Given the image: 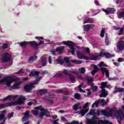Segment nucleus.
Here are the masks:
<instances>
[{"label": "nucleus", "instance_id": "nucleus-1", "mask_svg": "<svg viewBox=\"0 0 124 124\" xmlns=\"http://www.w3.org/2000/svg\"><path fill=\"white\" fill-rule=\"evenodd\" d=\"M25 100H27V98L24 96L20 95L17 101L8 102L4 104H0V109L10 106H16L17 105H21V104H25Z\"/></svg>", "mask_w": 124, "mask_h": 124}, {"label": "nucleus", "instance_id": "nucleus-2", "mask_svg": "<svg viewBox=\"0 0 124 124\" xmlns=\"http://www.w3.org/2000/svg\"><path fill=\"white\" fill-rule=\"evenodd\" d=\"M87 124H113L108 120H95L88 119L86 120Z\"/></svg>", "mask_w": 124, "mask_h": 124}, {"label": "nucleus", "instance_id": "nucleus-3", "mask_svg": "<svg viewBox=\"0 0 124 124\" xmlns=\"http://www.w3.org/2000/svg\"><path fill=\"white\" fill-rule=\"evenodd\" d=\"M16 81H17L16 78L10 76L6 77L1 80H0V84L5 82L6 85H7L8 87H10V86H11V83H12V82H16Z\"/></svg>", "mask_w": 124, "mask_h": 124}, {"label": "nucleus", "instance_id": "nucleus-4", "mask_svg": "<svg viewBox=\"0 0 124 124\" xmlns=\"http://www.w3.org/2000/svg\"><path fill=\"white\" fill-rule=\"evenodd\" d=\"M20 46L22 48H26L28 45H29L30 46H31V47H32L33 49V47H35L36 46V43H35V41H29V42H27V41H23V42H21L19 43Z\"/></svg>", "mask_w": 124, "mask_h": 124}, {"label": "nucleus", "instance_id": "nucleus-5", "mask_svg": "<svg viewBox=\"0 0 124 124\" xmlns=\"http://www.w3.org/2000/svg\"><path fill=\"white\" fill-rule=\"evenodd\" d=\"M12 57L8 52L4 53L2 54V62H8L11 61Z\"/></svg>", "mask_w": 124, "mask_h": 124}, {"label": "nucleus", "instance_id": "nucleus-6", "mask_svg": "<svg viewBox=\"0 0 124 124\" xmlns=\"http://www.w3.org/2000/svg\"><path fill=\"white\" fill-rule=\"evenodd\" d=\"M35 39H37V40H39L40 42L37 44V43L35 41L36 43V46H33L34 50H37L38 49V46L39 45H41L42 44H44V42L42 40L44 39V38L43 37H36Z\"/></svg>", "mask_w": 124, "mask_h": 124}, {"label": "nucleus", "instance_id": "nucleus-7", "mask_svg": "<svg viewBox=\"0 0 124 124\" xmlns=\"http://www.w3.org/2000/svg\"><path fill=\"white\" fill-rule=\"evenodd\" d=\"M33 88H35V87L33 86L32 84L30 83L24 86V90L26 93H31V92L32 91Z\"/></svg>", "mask_w": 124, "mask_h": 124}, {"label": "nucleus", "instance_id": "nucleus-8", "mask_svg": "<svg viewBox=\"0 0 124 124\" xmlns=\"http://www.w3.org/2000/svg\"><path fill=\"white\" fill-rule=\"evenodd\" d=\"M23 115L25 116L22 117V122L24 123V122H27V121L29 120L30 118H31V115H30V111L27 110L25 113H22Z\"/></svg>", "mask_w": 124, "mask_h": 124}, {"label": "nucleus", "instance_id": "nucleus-9", "mask_svg": "<svg viewBox=\"0 0 124 124\" xmlns=\"http://www.w3.org/2000/svg\"><path fill=\"white\" fill-rule=\"evenodd\" d=\"M117 47L118 48V49L120 51H124V41H123V40H120L117 43Z\"/></svg>", "mask_w": 124, "mask_h": 124}, {"label": "nucleus", "instance_id": "nucleus-10", "mask_svg": "<svg viewBox=\"0 0 124 124\" xmlns=\"http://www.w3.org/2000/svg\"><path fill=\"white\" fill-rule=\"evenodd\" d=\"M77 55L78 59H80L81 60L83 59V60H86V61L89 60V57H88V56H85V54H82L79 50L77 51Z\"/></svg>", "mask_w": 124, "mask_h": 124}, {"label": "nucleus", "instance_id": "nucleus-11", "mask_svg": "<svg viewBox=\"0 0 124 124\" xmlns=\"http://www.w3.org/2000/svg\"><path fill=\"white\" fill-rule=\"evenodd\" d=\"M44 116H46V117H50V114L49 113L48 110L45 109L43 111V112L40 113L39 114V117L40 119H42Z\"/></svg>", "mask_w": 124, "mask_h": 124}, {"label": "nucleus", "instance_id": "nucleus-12", "mask_svg": "<svg viewBox=\"0 0 124 124\" xmlns=\"http://www.w3.org/2000/svg\"><path fill=\"white\" fill-rule=\"evenodd\" d=\"M63 62H64V66L65 67H70L71 66V64H70V60H69L68 57H64Z\"/></svg>", "mask_w": 124, "mask_h": 124}, {"label": "nucleus", "instance_id": "nucleus-13", "mask_svg": "<svg viewBox=\"0 0 124 124\" xmlns=\"http://www.w3.org/2000/svg\"><path fill=\"white\" fill-rule=\"evenodd\" d=\"M103 11L105 12L107 15H109V14H113L115 10L114 8L108 7L107 9H103Z\"/></svg>", "mask_w": 124, "mask_h": 124}, {"label": "nucleus", "instance_id": "nucleus-14", "mask_svg": "<svg viewBox=\"0 0 124 124\" xmlns=\"http://www.w3.org/2000/svg\"><path fill=\"white\" fill-rule=\"evenodd\" d=\"M84 80L87 81V85H89L90 86H92L93 85V79L91 78V77H85L84 78Z\"/></svg>", "mask_w": 124, "mask_h": 124}, {"label": "nucleus", "instance_id": "nucleus-15", "mask_svg": "<svg viewBox=\"0 0 124 124\" xmlns=\"http://www.w3.org/2000/svg\"><path fill=\"white\" fill-rule=\"evenodd\" d=\"M105 101V100L104 99H99L97 101H95L92 106V108H93L94 107V106L95 107H97L98 106V104L100 103H102Z\"/></svg>", "mask_w": 124, "mask_h": 124}, {"label": "nucleus", "instance_id": "nucleus-16", "mask_svg": "<svg viewBox=\"0 0 124 124\" xmlns=\"http://www.w3.org/2000/svg\"><path fill=\"white\" fill-rule=\"evenodd\" d=\"M93 27H94V24H87L83 26V29L85 31H89L90 29H92Z\"/></svg>", "mask_w": 124, "mask_h": 124}, {"label": "nucleus", "instance_id": "nucleus-17", "mask_svg": "<svg viewBox=\"0 0 124 124\" xmlns=\"http://www.w3.org/2000/svg\"><path fill=\"white\" fill-rule=\"evenodd\" d=\"M100 69L103 75L105 74L106 73V77L109 78V71L107 70V69L105 67H101Z\"/></svg>", "mask_w": 124, "mask_h": 124}, {"label": "nucleus", "instance_id": "nucleus-18", "mask_svg": "<svg viewBox=\"0 0 124 124\" xmlns=\"http://www.w3.org/2000/svg\"><path fill=\"white\" fill-rule=\"evenodd\" d=\"M18 96L17 95H16L15 96H13L12 95H9L8 96H6V97L4 98L2 100L3 101H6V100H9V99H11L12 97H13L14 100H15L16 99V98Z\"/></svg>", "mask_w": 124, "mask_h": 124}, {"label": "nucleus", "instance_id": "nucleus-19", "mask_svg": "<svg viewBox=\"0 0 124 124\" xmlns=\"http://www.w3.org/2000/svg\"><path fill=\"white\" fill-rule=\"evenodd\" d=\"M41 63H42V66H46L47 65V58L44 57H41Z\"/></svg>", "mask_w": 124, "mask_h": 124}, {"label": "nucleus", "instance_id": "nucleus-20", "mask_svg": "<svg viewBox=\"0 0 124 124\" xmlns=\"http://www.w3.org/2000/svg\"><path fill=\"white\" fill-rule=\"evenodd\" d=\"M35 60H37V56L36 55L32 56L29 58L28 63H32V62H33V61H35Z\"/></svg>", "mask_w": 124, "mask_h": 124}, {"label": "nucleus", "instance_id": "nucleus-21", "mask_svg": "<svg viewBox=\"0 0 124 124\" xmlns=\"http://www.w3.org/2000/svg\"><path fill=\"white\" fill-rule=\"evenodd\" d=\"M108 95V93L105 89H102V93L100 94V97H106Z\"/></svg>", "mask_w": 124, "mask_h": 124}, {"label": "nucleus", "instance_id": "nucleus-22", "mask_svg": "<svg viewBox=\"0 0 124 124\" xmlns=\"http://www.w3.org/2000/svg\"><path fill=\"white\" fill-rule=\"evenodd\" d=\"M37 93L40 95H43V94L47 93V91L46 89H40L37 91Z\"/></svg>", "mask_w": 124, "mask_h": 124}, {"label": "nucleus", "instance_id": "nucleus-23", "mask_svg": "<svg viewBox=\"0 0 124 124\" xmlns=\"http://www.w3.org/2000/svg\"><path fill=\"white\" fill-rule=\"evenodd\" d=\"M39 73H40V72L39 71H31L29 74V76L30 77H34L35 76H38V75H39Z\"/></svg>", "mask_w": 124, "mask_h": 124}, {"label": "nucleus", "instance_id": "nucleus-24", "mask_svg": "<svg viewBox=\"0 0 124 124\" xmlns=\"http://www.w3.org/2000/svg\"><path fill=\"white\" fill-rule=\"evenodd\" d=\"M21 84H22L21 81H19L18 82H16V83H15L13 85V86L11 87V89H10V90H15V89L18 88V87L19 86V85H21Z\"/></svg>", "mask_w": 124, "mask_h": 124}, {"label": "nucleus", "instance_id": "nucleus-25", "mask_svg": "<svg viewBox=\"0 0 124 124\" xmlns=\"http://www.w3.org/2000/svg\"><path fill=\"white\" fill-rule=\"evenodd\" d=\"M69 78L72 83H76V78L75 77V76L73 75H70L69 76Z\"/></svg>", "mask_w": 124, "mask_h": 124}, {"label": "nucleus", "instance_id": "nucleus-26", "mask_svg": "<svg viewBox=\"0 0 124 124\" xmlns=\"http://www.w3.org/2000/svg\"><path fill=\"white\" fill-rule=\"evenodd\" d=\"M64 50V46H62L57 47L56 49V51L59 52L60 54H62V52H63Z\"/></svg>", "mask_w": 124, "mask_h": 124}, {"label": "nucleus", "instance_id": "nucleus-27", "mask_svg": "<svg viewBox=\"0 0 124 124\" xmlns=\"http://www.w3.org/2000/svg\"><path fill=\"white\" fill-rule=\"evenodd\" d=\"M57 93H63L65 94L66 95H69L70 94V93H69V92L68 91H63L61 89L57 90Z\"/></svg>", "mask_w": 124, "mask_h": 124}, {"label": "nucleus", "instance_id": "nucleus-28", "mask_svg": "<svg viewBox=\"0 0 124 124\" xmlns=\"http://www.w3.org/2000/svg\"><path fill=\"white\" fill-rule=\"evenodd\" d=\"M93 61H98L100 60V57L99 56V54L98 55H93L91 56Z\"/></svg>", "mask_w": 124, "mask_h": 124}, {"label": "nucleus", "instance_id": "nucleus-29", "mask_svg": "<svg viewBox=\"0 0 124 124\" xmlns=\"http://www.w3.org/2000/svg\"><path fill=\"white\" fill-rule=\"evenodd\" d=\"M63 44L64 45H67V46H68L69 47H71L72 46L74 45V44L72 41L70 42H66V41H63Z\"/></svg>", "mask_w": 124, "mask_h": 124}, {"label": "nucleus", "instance_id": "nucleus-30", "mask_svg": "<svg viewBox=\"0 0 124 124\" xmlns=\"http://www.w3.org/2000/svg\"><path fill=\"white\" fill-rule=\"evenodd\" d=\"M70 49H71V50H70V52H71V54L73 55V56H75L76 54H75V47H74V45H73L71 47H69Z\"/></svg>", "mask_w": 124, "mask_h": 124}, {"label": "nucleus", "instance_id": "nucleus-31", "mask_svg": "<svg viewBox=\"0 0 124 124\" xmlns=\"http://www.w3.org/2000/svg\"><path fill=\"white\" fill-rule=\"evenodd\" d=\"M117 16L119 19H122V18H124V11L118 13Z\"/></svg>", "mask_w": 124, "mask_h": 124}, {"label": "nucleus", "instance_id": "nucleus-32", "mask_svg": "<svg viewBox=\"0 0 124 124\" xmlns=\"http://www.w3.org/2000/svg\"><path fill=\"white\" fill-rule=\"evenodd\" d=\"M123 92H124V88H117V87H115V91H113V93H123Z\"/></svg>", "mask_w": 124, "mask_h": 124}, {"label": "nucleus", "instance_id": "nucleus-33", "mask_svg": "<svg viewBox=\"0 0 124 124\" xmlns=\"http://www.w3.org/2000/svg\"><path fill=\"white\" fill-rule=\"evenodd\" d=\"M56 62L59 64H63V63H64V61L62 60L61 57H59L56 60Z\"/></svg>", "mask_w": 124, "mask_h": 124}, {"label": "nucleus", "instance_id": "nucleus-34", "mask_svg": "<svg viewBox=\"0 0 124 124\" xmlns=\"http://www.w3.org/2000/svg\"><path fill=\"white\" fill-rule=\"evenodd\" d=\"M91 24L92 23H93V19L92 18H89L87 19L84 20L83 24H87V23Z\"/></svg>", "mask_w": 124, "mask_h": 124}, {"label": "nucleus", "instance_id": "nucleus-35", "mask_svg": "<svg viewBox=\"0 0 124 124\" xmlns=\"http://www.w3.org/2000/svg\"><path fill=\"white\" fill-rule=\"evenodd\" d=\"M74 111H77L79 108H81V106L79 104H76L73 107Z\"/></svg>", "mask_w": 124, "mask_h": 124}, {"label": "nucleus", "instance_id": "nucleus-36", "mask_svg": "<svg viewBox=\"0 0 124 124\" xmlns=\"http://www.w3.org/2000/svg\"><path fill=\"white\" fill-rule=\"evenodd\" d=\"M114 54H110L109 52L106 53V55L105 56L106 59H110V58H113L114 57Z\"/></svg>", "mask_w": 124, "mask_h": 124}, {"label": "nucleus", "instance_id": "nucleus-37", "mask_svg": "<svg viewBox=\"0 0 124 124\" xmlns=\"http://www.w3.org/2000/svg\"><path fill=\"white\" fill-rule=\"evenodd\" d=\"M78 72L80 74H84L86 72V69L84 67H81L78 69Z\"/></svg>", "mask_w": 124, "mask_h": 124}, {"label": "nucleus", "instance_id": "nucleus-38", "mask_svg": "<svg viewBox=\"0 0 124 124\" xmlns=\"http://www.w3.org/2000/svg\"><path fill=\"white\" fill-rule=\"evenodd\" d=\"M88 109H82L79 114H81V116H85V114L88 113Z\"/></svg>", "mask_w": 124, "mask_h": 124}, {"label": "nucleus", "instance_id": "nucleus-39", "mask_svg": "<svg viewBox=\"0 0 124 124\" xmlns=\"http://www.w3.org/2000/svg\"><path fill=\"white\" fill-rule=\"evenodd\" d=\"M65 124H83V122L79 123V121H73L71 123H67Z\"/></svg>", "mask_w": 124, "mask_h": 124}, {"label": "nucleus", "instance_id": "nucleus-40", "mask_svg": "<svg viewBox=\"0 0 124 124\" xmlns=\"http://www.w3.org/2000/svg\"><path fill=\"white\" fill-rule=\"evenodd\" d=\"M105 43L106 45L107 46H108V45H110V41L109 40V38L108 37V36H106V39H105Z\"/></svg>", "mask_w": 124, "mask_h": 124}, {"label": "nucleus", "instance_id": "nucleus-41", "mask_svg": "<svg viewBox=\"0 0 124 124\" xmlns=\"http://www.w3.org/2000/svg\"><path fill=\"white\" fill-rule=\"evenodd\" d=\"M91 89H92L93 92H96L97 91V89H98V87L97 86H93V84H92L90 85Z\"/></svg>", "mask_w": 124, "mask_h": 124}, {"label": "nucleus", "instance_id": "nucleus-42", "mask_svg": "<svg viewBox=\"0 0 124 124\" xmlns=\"http://www.w3.org/2000/svg\"><path fill=\"white\" fill-rule=\"evenodd\" d=\"M35 109H36V110H40L41 112H43L45 109V108L42 107V106L35 107Z\"/></svg>", "mask_w": 124, "mask_h": 124}, {"label": "nucleus", "instance_id": "nucleus-43", "mask_svg": "<svg viewBox=\"0 0 124 124\" xmlns=\"http://www.w3.org/2000/svg\"><path fill=\"white\" fill-rule=\"evenodd\" d=\"M74 96L75 99H78V100H79L80 99V97H81V95H80V94L78 93H75Z\"/></svg>", "mask_w": 124, "mask_h": 124}, {"label": "nucleus", "instance_id": "nucleus-44", "mask_svg": "<svg viewBox=\"0 0 124 124\" xmlns=\"http://www.w3.org/2000/svg\"><path fill=\"white\" fill-rule=\"evenodd\" d=\"M104 34H105V29L103 28L101 31L100 37L102 38L104 37Z\"/></svg>", "mask_w": 124, "mask_h": 124}, {"label": "nucleus", "instance_id": "nucleus-45", "mask_svg": "<svg viewBox=\"0 0 124 124\" xmlns=\"http://www.w3.org/2000/svg\"><path fill=\"white\" fill-rule=\"evenodd\" d=\"M106 54V53L104 52V50L102 49L99 54V57H104V56L105 57Z\"/></svg>", "mask_w": 124, "mask_h": 124}, {"label": "nucleus", "instance_id": "nucleus-46", "mask_svg": "<svg viewBox=\"0 0 124 124\" xmlns=\"http://www.w3.org/2000/svg\"><path fill=\"white\" fill-rule=\"evenodd\" d=\"M106 85H107V82H102L101 83V89L102 90L103 89L106 88Z\"/></svg>", "mask_w": 124, "mask_h": 124}, {"label": "nucleus", "instance_id": "nucleus-47", "mask_svg": "<svg viewBox=\"0 0 124 124\" xmlns=\"http://www.w3.org/2000/svg\"><path fill=\"white\" fill-rule=\"evenodd\" d=\"M73 63H76V64H80L82 63V62L80 61H77V60H71Z\"/></svg>", "mask_w": 124, "mask_h": 124}, {"label": "nucleus", "instance_id": "nucleus-48", "mask_svg": "<svg viewBox=\"0 0 124 124\" xmlns=\"http://www.w3.org/2000/svg\"><path fill=\"white\" fill-rule=\"evenodd\" d=\"M14 115V112H12L8 114V119H11V118H13V115Z\"/></svg>", "mask_w": 124, "mask_h": 124}, {"label": "nucleus", "instance_id": "nucleus-49", "mask_svg": "<svg viewBox=\"0 0 124 124\" xmlns=\"http://www.w3.org/2000/svg\"><path fill=\"white\" fill-rule=\"evenodd\" d=\"M91 66H94L93 70H95L96 71H98V67H97V65L93 64L91 65Z\"/></svg>", "mask_w": 124, "mask_h": 124}, {"label": "nucleus", "instance_id": "nucleus-50", "mask_svg": "<svg viewBox=\"0 0 124 124\" xmlns=\"http://www.w3.org/2000/svg\"><path fill=\"white\" fill-rule=\"evenodd\" d=\"M120 30L118 32V35H123V34L124 33V29L120 28Z\"/></svg>", "mask_w": 124, "mask_h": 124}, {"label": "nucleus", "instance_id": "nucleus-51", "mask_svg": "<svg viewBox=\"0 0 124 124\" xmlns=\"http://www.w3.org/2000/svg\"><path fill=\"white\" fill-rule=\"evenodd\" d=\"M39 83V81H38L37 79H36L34 82L31 83L32 84L33 87H34V85H38V83Z\"/></svg>", "mask_w": 124, "mask_h": 124}, {"label": "nucleus", "instance_id": "nucleus-52", "mask_svg": "<svg viewBox=\"0 0 124 124\" xmlns=\"http://www.w3.org/2000/svg\"><path fill=\"white\" fill-rule=\"evenodd\" d=\"M8 47V45H7V44H3V45L2 46V48L3 50H4V49H7V47Z\"/></svg>", "mask_w": 124, "mask_h": 124}, {"label": "nucleus", "instance_id": "nucleus-53", "mask_svg": "<svg viewBox=\"0 0 124 124\" xmlns=\"http://www.w3.org/2000/svg\"><path fill=\"white\" fill-rule=\"evenodd\" d=\"M101 113H102L104 116L108 115V112L106 110H102Z\"/></svg>", "mask_w": 124, "mask_h": 124}, {"label": "nucleus", "instance_id": "nucleus-54", "mask_svg": "<svg viewBox=\"0 0 124 124\" xmlns=\"http://www.w3.org/2000/svg\"><path fill=\"white\" fill-rule=\"evenodd\" d=\"M63 73H64L65 75H70V73H68V71L66 69L63 70Z\"/></svg>", "mask_w": 124, "mask_h": 124}, {"label": "nucleus", "instance_id": "nucleus-55", "mask_svg": "<svg viewBox=\"0 0 124 124\" xmlns=\"http://www.w3.org/2000/svg\"><path fill=\"white\" fill-rule=\"evenodd\" d=\"M32 114H33V115H35L36 116H38V115L39 114L38 111L33 110L32 111Z\"/></svg>", "mask_w": 124, "mask_h": 124}, {"label": "nucleus", "instance_id": "nucleus-56", "mask_svg": "<svg viewBox=\"0 0 124 124\" xmlns=\"http://www.w3.org/2000/svg\"><path fill=\"white\" fill-rule=\"evenodd\" d=\"M85 50L87 52L88 55H90L91 54V51H90V48H85Z\"/></svg>", "mask_w": 124, "mask_h": 124}, {"label": "nucleus", "instance_id": "nucleus-57", "mask_svg": "<svg viewBox=\"0 0 124 124\" xmlns=\"http://www.w3.org/2000/svg\"><path fill=\"white\" fill-rule=\"evenodd\" d=\"M48 61L49 63H50V64H52V57L51 56H49L48 58Z\"/></svg>", "mask_w": 124, "mask_h": 124}, {"label": "nucleus", "instance_id": "nucleus-58", "mask_svg": "<svg viewBox=\"0 0 124 124\" xmlns=\"http://www.w3.org/2000/svg\"><path fill=\"white\" fill-rule=\"evenodd\" d=\"M4 118H5V115L4 114H2L0 115V120H3Z\"/></svg>", "mask_w": 124, "mask_h": 124}, {"label": "nucleus", "instance_id": "nucleus-59", "mask_svg": "<svg viewBox=\"0 0 124 124\" xmlns=\"http://www.w3.org/2000/svg\"><path fill=\"white\" fill-rule=\"evenodd\" d=\"M94 112V109H91L89 112L90 115H93Z\"/></svg>", "mask_w": 124, "mask_h": 124}, {"label": "nucleus", "instance_id": "nucleus-60", "mask_svg": "<svg viewBox=\"0 0 124 124\" xmlns=\"http://www.w3.org/2000/svg\"><path fill=\"white\" fill-rule=\"evenodd\" d=\"M118 61L119 62H124V59H123V58H120L118 59Z\"/></svg>", "mask_w": 124, "mask_h": 124}, {"label": "nucleus", "instance_id": "nucleus-61", "mask_svg": "<svg viewBox=\"0 0 124 124\" xmlns=\"http://www.w3.org/2000/svg\"><path fill=\"white\" fill-rule=\"evenodd\" d=\"M60 76H62V74H56L54 76V77H60Z\"/></svg>", "mask_w": 124, "mask_h": 124}, {"label": "nucleus", "instance_id": "nucleus-62", "mask_svg": "<svg viewBox=\"0 0 124 124\" xmlns=\"http://www.w3.org/2000/svg\"><path fill=\"white\" fill-rule=\"evenodd\" d=\"M78 79H80V80H83V79H84V78H83V77H82L81 75H78Z\"/></svg>", "mask_w": 124, "mask_h": 124}, {"label": "nucleus", "instance_id": "nucleus-63", "mask_svg": "<svg viewBox=\"0 0 124 124\" xmlns=\"http://www.w3.org/2000/svg\"><path fill=\"white\" fill-rule=\"evenodd\" d=\"M96 72H97V71H95V70H93L91 74H92L93 75H94V74H95V73H96Z\"/></svg>", "mask_w": 124, "mask_h": 124}, {"label": "nucleus", "instance_id": "nucleus-64", "mask_svg": "<svg viewBox=\"0 0 124 124\" xmlns=\"http://www.w3.org/2000/svg\"><path fill=\"white\" fill-rule=\"evenodd\" d=\"M58 121H59V119H57L56 120H55L53 122V124H59V123H58Z\"/></svg>", "mask_w": 124, "mask_h": 124}]
</instances>
